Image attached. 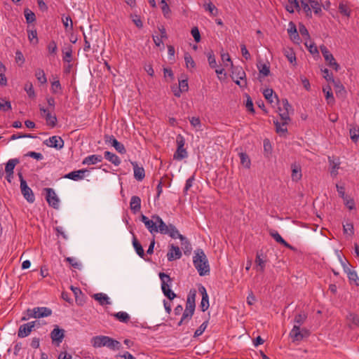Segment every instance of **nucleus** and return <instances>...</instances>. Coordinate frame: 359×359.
I'll return each mask as SVG.
<instances>
[{
	"label": "nucleus",
	"instance_id": "1",
	"mask_svg": "<svg viewBox=\"0 0 359 359\" xmlns=\"http://www.w3.org/2000/svg\"><path fill=\"white\" fill-rule=\"evenodd\" d=\"M307 318V315L305 313H301L295 316L294 319V326L290 332V337L292 341H299L309 335V332L305 329H300V326L304 323Z\"/></svg>",
	"mask_w": 359,
	"mask_h": 359
},
{
	"label": "nucleus",
	"instance_id": "2",
	"mask_svg": "<svg viewBox=\"0 0 359 359\" xmlns=\"http://www.w3.org/2000/svg\"><path fill=\"white\" fill-rule=\"evenodd\" d=\"M193 263L200 276H203L209 273L210 266L207 257L202 249H197L194 251Z\"/></svg>",
	"mask_w": 359,
	"mask_h": 359
},
{
	"label": "nucleus",
	"instance_id": "3",
	"mask_svg": "<svg viewBox=\"0 0 359 359\" xmlns=\"http://www.w3.org/2000/svg\"><path fill=\"white\" fill-rule=\"evenodd\" d=\"M91 344L95 348L106 346L111 350H119L121 343L108 336L99 335L92 338Z\"/></svg>",
	"mask_w": 359,
	"mask_h": 359
},
{
	"label": "nucleus",
	"instance_id": "4",
	"mask_svg": "<svg viewBox=\"0 0 359 359\" xmlns=\"http://www.w3.org/2000/svg\"><path fill=\"white\" fill-rule=\"evenodd\" d=\"M152 217L156 219V220L159 224L160 227V233L161 234H167L169 235L172 238H180V240L184 239V236L180 234L179 231L173 224L167 225L163 220L157 215H153Z\"/></svg>",
	"mask_w": 359,
	"mask_h": 359
},
{
	"label": "nucleus",
	"instance_id": "5",
	"mask_svg": "<svg viewBox=\"0 0 359 359\" xmlns=\"http://www.w3.org/2000/svg\"><path fill=\"white\" fill-rule=\"evenodd\" d=\"M159 278L161 282V290L163 294L170 300H172L176 297V294L170 290V285L172 280L169 275L160 272Z\"/></svg>",
	"mask_w": 359,
	"mask_h": 359
},
{
	"label": "nucleus",
	"instance_id": "6",
	"mask_svg": "<svg viewBox=\"0 0 359 359\" xmlns=\"http://www.w3.org/2000/svg\"><path fill=\"white\" fill-rule=\"evenodd\" d=\"M177 149L173 155V158L176 161H182L188 156L187 149L184 148L185 139L182 135H178L176 137Z\"/></svg>",
	"mask_w": 359,
	"mask_h": 359
},
{
	"label": "nucleus",
	"instance_id": "7",
	"mask_svg": "<svg viewBox=\"0 0 359 359\" xmlns=\"http://www.w3.org/2000/svg\"><path fill=\"white\" fill-rule=\"evenodd\" d=\"M231 78L240 87L246 86V74L241 67H232Z\"/></svg>",
	"mask_w": 359,
	"mask_h": 359
},
{
	"label": "nucleus",
	"instance_id": "8",
	"mask_svg": "<svg viewBox=\"0 0 359 359\" xmlns=\"http://www.w3.org/2000/svg\"><path fill=\"white\" fill-rule=\"evenodd\" d=\"M281 106L278 107L279 116L281 121H290V113L292 111V107L289 104L287 99H282L280 102Z\"/></svg>",
	"mask_w": 359,
	"mask_h": 359
},
{
	"label": "nucleus",
	"instance_id": "9",
	"mask_svg": "<svg viewBox=\"0 0 359 359\" xmlns=\"http://www.w3.org/2000/svg\"><path fill=\"white\" fill-rule=\"evenodd\" d=\"M281 106L278 107L279 116L281 121H290V113L292 111V107L289 104L287 99H282L280 102Z\"/></svg>",
	"mask_w": 359,
	"mask_h": 359
},
{
	"label": "nucleus",
	"instance_id": "10",
	"mask_svg": "<svg viewBox=\"0 0 359 359\" xmlns=\"http://www.w3.org/2000/svg\"><path fill=\"white\" fill-rule=\"evenodd\" d=\"M322 55H323L325 60L327 62V65L333 68L335 71H339L340 69L339 65L336 62L333 55L329 51L327 48L325 46L320 47Z\"/></svg>",
	"mask_w": 359,
	"mask_h": 359
},
{
	"label": "nucleus",
	"instance_id": "11",
	"mask_svg": "<svg viewBox=\"0 0 359 359\" xmlns=\"http://www.w3.org/2000/svg\"><path fill=\"white\" fill-rule=\"evenodd\" d=\"M140 220L144 224L146 228L151 234L160 232L159 224L156 219L151 217L150 219L147 216L142 215Z\"/></svg>",
	"mask_w": 359,
	"mask_h": 359
},
{
	"label": "nucleus",
	"instance_id": "12",
	"mask_svg": "<svg viewBox=\"0 0 359 359\" xmlns=\"http://www.w3.org/2000/svg\"><path fill=\"white\" fill-rule=\"evenodd\" d=\"M27 312L29 317L34 318L48 317L52 314V311L47 307H36L32 310L29 309Z\"/></svg>",
	"mask_w": 359,
	"mask_h": 359
},
{
	"label": "nucleus",
	"instance_id": "13",
	"mask_svg": "<svg viewBox=\"0 0 359 359\" xmlns=\"http://www.w3.org/2000/svg\"><path fill=\"white\" fill-rule=\"evenodd\" d=\"M43 191L46 192V199L49 205L53 208L57 209L59 208L60 200L54 189L52 188H45Z\"/></svg>",
	"mask_w": 359,
	"mask_h": 359
},
{
	"label": "nucleus",
	"instance_id": "14",
	"mask_svg": "<svg viewBox=\"0 0 359 359\" xmlns=\"http://www.w3.org/2000/svg\"><path fill=\"white\" fill-rule=\"evenodd\" d=\"M268 262V259L266 256L264 255L262 251L257 252L256 254V257L255 260V269L261 273H264L266 269V263Z\"/></svg>",
	"mask_w": 359,
	"mask_h": 359
},
{
	"label": "nucleus",
	"instance_id": "15",
	"mask_svg": "<svg viewBox=\"0 0 359 359\" xmlns=\"http://www.w3.org/2000/svg\"><path fill=\"white\" fill-rule=\"evenodd\" d=\"M65 337V330L60 329L57 325H55L54 329L50 332V338L53 344L59 346L62 341Z\"/></svg>",
	"mask_w": 359,
	"mask_h": 359
},
{
	"label": "nucleus",
	"instance_id": "16",
	"mask_svg": "<svg viewBox=\"0 0 359 359\" xmlns=\"http://www.w3.org/2000/svg\"><path fill=\"white\" fill-rule=\"evenodd\" d=\"M44 144L49 147L60 150L64 147V140L59 136H52L44 141Z\"/></svg>",
	"mask_w": 359,
	"mask_h": 359
},
{
	"label": "nucleus",
	"instance_id": "17",
	"mask_svg": "<svg viewBox=\"0 0 359 359\" xmlns=\"http://www.w3.org/2000/svg\"><path fill=\"white\" fill-rule=\"evenodd\" d=\"M20 189L22 194L23 195L24 198L27 201V202L31 203L34 202V194L32 190L28 187L27 182L25 180H22V186H20Z\"/></svg>",
	"mask_w": 359,
	"mask_h": 359
},
{
	"label": "nucleus",
	"instance_id": "18",
	"mask_svg": "<svg viewBox=\"0 0 359 359\" xmlns=\"http://www.w3.org/2000/svg\"><path fill=\"white\" fill-rule=\"evenodd\" d=\"M35 323V321H32L21 325L18 330V337L20 338L27 337L31 333L32 329L34 327Z\"/></svg>",
	"mask_w": 359,
	"mask_h": 359
},
{
	"label": "nucleus",
	"instance_id": "19",
	"mask_svg": "<svg viewBox=\"0 0 359 359\" xmlns=\"http://www.w3.org/2000/svg\"><path fill=\"white\" fill-rule=\"evenodd\" d=\"M199 292L202 295L200 307L202 311H205L209 308V297L204 286L201 285L198 288Z\"/></svg>",
	"mask_w": 359,
	"mask_h": 359
},
{
	"label": "nucleus",
	"instance_id": "20",
	"mask_svg": "<svg viewBox=\"0 0 359 359\" xmlns=\"http://www.w3.org/2000/svg\"><path fill=\"white\" fill-rule=\"evenodd\" d=\"M133 167L134 177L137 181H142L145 177V171L142 166H139L136 161H130Z\"/></svg>",
	"mask_w": 359,
	"mask_h": 359
},
{
	"label": "nucleus",
	"instance_id": "21",
	"mask_svg": "<svg viewBox=\"0 0 359 359\" xmlns=\"http://www.w3.org/2000/svg\"><path fill=\"white\" fill-rule=\"evenodd\" d=\"M106 142L110 143L118 153L125 154L126 152L124 145L119 142L114 136H107Z\"/></svg>",
	"mask_w": 359,
	"mask_h": 359
},
{
	"label": "nucleus",
	"instance_id": "22",
	"mask_svg": "<svg viewBox=\"0 0 359 359\" xmlns=\"http://www.w3.org/2000/svg\"><path fill=\"white\" fill-rule=\"evenodd\" d=\"M62 60L65 62L70 63L72 60V46L65 43L62 48Z\"/></svg>",
	"mask_w": 359,
	"mask_h": 359
},
{
	"label": "nucleus",
	"instance_id": "23",
	"mask_svg": "<svg viewBox=\"0 0 359 359\" xmlns=\"http://www.w3.org/2000/svg\"><path fill=\"white\" fill-rule=\"evenodd\" d=\"M87 172L86 169H81L70 172L65 175V178L69 179L74 181H79L84 177V173Z\"/></svg>",
	"mask_w": 359,
	"mask_h": 359
},
{
	"label": "nucleus",
	"instance_id": "24",
	"mask_svg": "<svg viewBox=\"0 0 359 359\" xmlns=\"http://www.w3.org/2000/svg\"><path fill=\"white\" fill-rule=\"evenodd\" d=\"M103 160V157L101 155L98 154H93L86 156L83 158L82 161L83 165H95L98 163L102 162Z\"/></svg>",
	"mask_w": 359,
	"mask_h": 359
},
{
	"label": "nucleus",
	"instance_id": "25",
	"mask_svg": "<svg viewBox=\"0 0 359 359\" xmlns=\"http://www.w3.org/2000/svg\"><path fill=\"white\" fill-rule=\"evenodd\" d=\"M182 257V252L180 249L177 246L174 245H170V249L167 254L168 261H172L174 259H178Z\"/></svg>",
	"mask_w": 359,
	"mask_h": 359
},
{
	"label": "nucleus",
	"instance_id": "26",
	"mask_svg": "<svg viewBox=\"0 0 359 359\" xmlns=\"http://www.w3.org/2000/svg\"><path fill=\"white\" fill-rule=\"evenodd\" d=\"M92 297L95 300L97 301L101 306L111 304L109 297L104 293H96L94 294Z\"/></svg>",
	"mask_w": 359,
	"mask_h": 359
},
{
	"label": "nucleus",
	"instance_id": "27",
	"mask_svg": "<svg viewBox=\"0 0 359 359\" xmlns=\"http://www.w3.org/2000/svg\"><path fill=\"white\" fill-rule=\"evenodd\" d=\"M130 208L133 213H137L141 208V199L137 196H133L130 198Z\"/></svg>",
	"mask_w": 359,
	"mask_h": 359
},
{
	"label": "nucleus",
	"instance_id": "28",
	"mask_svg": "<svg viewBox=\"0 0 359 359\" xmlns=\"http://www.w3.org/2000/svg\"><path fill=\"white\" fill-rule=\"evenodd\" d=\"M270 236L278 243H280L282 245H283L285 247L287 248H290V249H292V247L287 243L286 242L283 238L282 236L279 234V233L277 231H275V230H271L270 232Z\"/></svg>",
	"mask_w": 359,
	"mask_h": 359
},
{
	"label": "nucleus",
	"instance_id": "29",
	"mask_svg": "<svg viewBox=\"0 0 359 359\" xmlns=\"http://www.w3.org/2000/svg\"><path fill=\"white\" fill-rule=\"evenodd\" d=\"M18 163H19V160L17 158H12V159L8 160V161L7 162L6 167H5V171L8 176L13 175L15 166Z\"/></svg>",
	"mask_w": 359,
	"mask_h": 359
},
{
	"label": "nucleus",
	"instance_id": "30",
	"mask_svg": "<svg viewBox=\"0 0 359 359\" xmlns=\"http://www.w3.org/2000/svg\"><path fill=\"white\" fill-rule=\"evenodd\" d=\"M104 158L114 165L118 166L121 164L120 158L114 153L106 151L104 154Z\"/></svg>",
	"mask_w": 359,
	"mask_h": 359
},
{
	"label": "nucleus",
	"instance_id": "31",
	"mask_svg": "<svg viewBox=\"0 0 359 359\" xmlns=\"http://www.w3.org/2000/svg\"><path fill=\"white\" fill-rule=\"evenodd\" d=\"M195 297H196V291L193 292L190 291L189 294L187 296L186 309H189V310L195 311Z\"/></svg>",
	"mask_w": 359,
	"mask_h": 359
},
{
	"label": "nucleus",
	"instance_id": "32",
	"mask_svg": "<svg viewBox=\"0 0 359 359\" xmlns=\"http://www.w3.org/2000/svg\"><path fill=\"white\" fill-rule=\"evenodd\" d=\"M273 123L276 126V130L278 133L285 134L287 132V129L286 126L287 125V121L279 122L278 120H273Z\"/></svg>",
	"mask_w": 359,
	"mask_h": 359
},
{
	"label": "nucleus",
	"instance_id": "33",
	"mask_svg": "<svg viewBox=\"0 0 359 359\" xmlns=\"http://www.w3.org/2000/svg\"><path fill=\"white\" fill-rule=\"evenodd\" d=\"M349 135L353 142H357L359 140V127L358 126H351L349 128Z\"/></svg>",
	"mask_w": 359,
	"mask_h": 359
},
{
	"label": "nucleus",
	"instance_id": "34",
	"mask_svg": "<svg viewBox=\"0 0 359 359\" xmlns=\"http://www.w3.org/2000/svg\"><path fill=\"white\" fill-rule=\"evenodd\" d=\"M133 245L135 250L136 253L141 257L144 258L145 254L144 249L140 242L137 240L135 236H133Z\"/></svg>",
	"mask_w": 359,
	"mask_h": 359
},
{
	"label": "nucleus",
	"instance_id": "35",
	"mask_svg": "<svg viewBox=\"0 0 359 359\" xmlns=\"http://www.w3.org/2000/svg\"><path fill=\"white\" fill-rule=\"evenodd\" d=\"M302 172L300 168L295 165H292V179L293 181L297 182L302 178Z\"/></svg>",
	"mask_w": 359,
	"mask_h": 359
},
{
	"label": "nucleus",
	"instance_id": "36",
	"mask_svg": "<svg viewBox=\"0 0 359 359\" xmlns=\"http://www.w3.org/2000/svg\"><path fill=\"white\" fill-rule=\"evenodd\" d=\"M62 21L66 32H70L73 30V22L70 16L62 15Z\"/></svg>",
	"mask_w": 359,
	"mask_h": 359
},
{
	"label": "nucleus",
	"instance_id": "37",
	"mask_svg": "<svg viewBox=\"0 0 359 359\" xmlns=\"http://www.w3.org/2000/svg\"><path fill=\"white\" fill-rule=\"evenodd\" d=\"M35 76H36L37 81L41 84H45L47 82L46 76L45 74L44 71L42 69L39 68V69H36Z\"/></svg>",
	"mask_w": 359,
	"mask_h": 359
},
{
	"label": "nucleus",
	"instance_id": "38",
	"mask_svg": "<svg viewBox=\"0 0 359 359\" xmlns=\"http://www.w3.org/2000/svg\"><path fill=\"white\" fill-rule=\"evenodd\" d=\"M350 283H353L355 285H359V278L355 271L354 270H348L346 273Z\"/></svg>",
	"mask_w": 359,
	"mask_h": 359
},
{
	"label": "nucleus",
	"instance_id": "39",
	"mask_svg": "<svg viewBox=\"0 0 359 359\" xmlns=\"http://www.w3.org/2000/svg\"><path fill=\"white\" fill-rule=\"evenodd\" d=\"M311 5V9L313 10L316 15H320L322 13L321 4L316 0H307Z\"/></svg>",
	"mask_w": 359,
	"mask_h": 359
},
{
	"label": "nucleus",
	"instance_id": "40",
	"mask_svg": "<svg viewBox=\"0 0 359 359\" xmlns=\"http://www.w3.org/2000/svg\"><path fill=\"white\" fill-rule=\"evenodd\" d=\"M114 316L122 323H128L130 320V316L125 311H119L114 314Z\"/></svg>",
	"mask_w": 359,
	"mask_h": 359
},
{
	"label": "nucleus",
	"instance_id": "41",
	"mask_svg": "<svg viewBox=\"0 0 359 359\" xmlns=\"http://www.w3.org/2000/svg\"><path fill=\"white\" fill-rule=\"evenodd\" d=\"M241 163L246 168H250L251 162L249 156L245 153L239 154Z\"/></svg>",
	"mask_w": 359,
	"mask_h": 359
},
{
	"label": "nucleus",
	"instance_id": "42",
	"mask_svg": "<svg viewBox=\"0 0 359 359\" xmlns=\"http://www.w3.org/2000/svg\"><path fill=\"white\" fill-rule=\"evenodd\" d=\"M287 32L290 34V36L294 39H299V34L297 30V27L294 22H290L289 23V28L287 29Z\"/></svg>",
	"mask_w": 359,
	"mask_h": 359
},
{
	"label": "nucleus",
	"instance_id": "43",
	"mask_svg": "<svg viewBox=\"0 0 359 359\" xmlns=\"http://www.w3.org/2000/svg\"><path fill=\"white\" fill-rule=\"evenodd\" d=\"M322 72L323 74V77L326 79V81L334 83L337 88L342 87L341 86H339L335 83L332 74L330 72V71L327 69H324L322 70Z\"/></svg>",
	"mask_w": 359,
	"mask_h": 359
},
{
	"label": "nucleus",
	"instance_id": "44",
	"mask_svg": "<svg viewBox=\"0 0 359 359\" xmlns=\"http://www.w3.org/2000/svg\"><path fill=\"white\" fill-rule=\"evenodd\" d=\"M65 260L74 269L79 270L81 269L82 264L79 261L77 260L76 258L69 257H67Z\"/></svg>",
	"mask_w": 359,
	"mask_h": 359
},
{
	"label": "nucleus",
	"instance_id": "45",
	"mask_svg": "<svg viewBox=\"0 0 359 359\" xmlns=\"http://www.w3.org/2000/svg\"><path fill=\"white\" fill-rule=\"evenodd\" d=\"M257 68L259 71V73L262 74L264 76H267L270 73L269 66L266 63H259L257 65Z\"/></svg>",
	"mask_w": 359,
	"mask_h": 359
},
{
	"label": "nucleus",
	"instance_id": "46",
	"mask_svg": "<svg viewBox=\"0 0 359 359\" xmlns=\"http://www.w3.org/2000/svg\"><path fill=\"white\" fill-rule=\"evenodd\" d=\"M45 118L48 126L51 127H55L56 126L57 120L55 115H52L50 112H47Z\"/></svg>",
	"mask_w": 359,
	"mask_h": 359
},
{
	"label": "nucleus",
	"instance_id": "47",
	"mask_svg": "<svg viewBox=\"0 0 359 359\" xmlns=\"http://www.w3.org/2000/svg\"><path fill=\"white\" fill-rule=\"evenodd\" d=\"M339 11L340 13L344 16L350 17L351 15V10L346 4L340 3L339 5Z\"/></svg>",
	"mask_w": 359,
	"mask_h": 359
},
{
	"label": "nucleus",
	"instance_id": "48",
	"mask_svg": "<svg viewBox=\"0 0 359 359\" xmlns=\"http://www.w3.org/2000/svg\"><path fill=\"white\" fill-rule=\"evenodd\" d=\"M24 89L27 92V93L29 97L34 98L35 97V92H34L32 82L27 81L25 84Z\"/></svg>",
	"mask_w": 359,
	"mask_h": 359
},
{
	"label": "nucleus",
	"instance_id": "49",
	"mask_svg": "<svg viewBox=\"0 0 359 359\" xmlns=\"http://www.w3.org/2000/svg\"><path fill=\"white\" fill-rule=\"evenodd\" d=\"M284 55L290 63L293 64L296 62V56L292 50L285 49L284 50Z\"/></svg>",
	"mask_w": 359,
	"mask_h": 359
},
{
	"label": "nucleus",
	"instance_id": "50",
	"mask_svg": "<svg viewBox=\"0 0 359 359\" xmlns=\"http://www.w3.org/2000/svg\"><path fill=\"white\" fill-rule=\"evenodd\" d=\"M323 93H325V98L328 103L333 102H334V96L331 90V88L330 86H327L325 88H323Z\"/></svg>",
	"mask_w": 359,
	"mask_h": 359
},
{
	"label": "nucleus",
	"instance_id": "51",
	"mask_svg": "<svg viewBox=\"0 0 359 359\" xmlns=\"http://www.w3.org/2000/svg\"><path fill=\"white\" fill-rule=\"evenodd\" d=\"M180 241H181L182 248L184 250V253L185 254L190 253L192 250V248H191V245L190 244L189 241L185 237H184L183 240H180Z\"/></svg>",
	"mask_w": 359,
	"mask_h": 359
},
{
	"label": "nucleus",
	"instance_id": "52",
	"mask_svg": "<svg viewBox=\"0 0 359 359\" xmlns=\"http://www.w3.org/2000/svg\"><path fill=\"white\" fill-rule=\"evenodd\" d=\"M11 109V102L6 100L5 99H0V110L4 111H8Z\"/></svg>",
	"mask_w": 359,
	"mask_h": 359
},
{
	"label": "nucleus",
	"instance_id": "53",
	"mask_svg": "<svg viewBox=\"0 0 359 359\" xmlns=\"http://www.w3.org/2000/svg\"><path fill=\"white\" fill-rule=\"evenodd\" d=\"M25 17L27 23H32L36 20L34 13L29 9L25 11Z\"/></svg>",
	"mask_w": 359,
	"mask_h": 359
},
{
	"label": "nucleus",
	"instance_id": "54",
	"mask_svg": "<svg viewBox=\"0 0 359 359\" xmlns=\"http://www.w3.org/2000/svg\"><path fill=\"white\" fill-rule=\"evenodd\" d=\"M184 61L187 68H194L195 67V62L189 53H186L184 54Z\"/></svg>",
	"mask_w": 359,
	"mask_h": 359
},
{
	"label": "nucleus",
	"instance_id": "55",
	"mask_svg": "<svg viewBox=\"0 0 359 359\" xmlns=\"http://www.w3.org/2000/svg\"><path fill=\"white\" fill-rule=\"evenodd\" d=\"M208 324V321L203 322L200 325V327L195 331L194 337H198L201 336L203 333V332L205 330V329L207 328Z\"/></svg>",
	"mask_w": 359,
	"mask_h": 359
},
{
	"label": "nucleus",
	"instance_id": "56",
	"mask_svg": "<svg viewBox=\"0 0 359 359\" xmlns=\"http://www.w3.org/2000/svg\"><path fill=\"white\" fill-rule=\"evenodd\" d=\"M302 8L306 13V15L309 18L312 17V12L311 9V5L309 6L308 3L304 1H301Z\"/></svg>",
	"mask_w": 359,
	"mask_h": 359
},
{
	"label": "nucleus",
	"instance_id": "57",
	"mask_svg": "<svg viewBox=\"0 0 359 359\" xmlns=\"http://www.w3.org/2000/svg\"><path fill=\"white\" fill-rule=\"evenodd\" d=\"M47 49L50 55H55L57 50V43L55 41H51L47 46Z\"/></svg>",
	"mask_w": 359,
	"mask_h": 359
},
{
	"label": "nucleus",
	"instance_id": "58",
	"mask_svg": "<svg viewBox=\"0 0 359 359\" xmlns=\"http://www.w3.org/2000/svg\"><path fill=\"white\" fill-rule=\"evenodd\" d=\"M161 10H162V12H163L164 16L165 18H168L170 13V8H169L168 4L166 3L165 0H161Z\"/></svg>",
	"mask_w": 359,
	"mask_h": 359
},
{
	"label": "nucleus",
	"instance_id": "59",
	"mask_svg": "<svg viewBox=\"0 0 359 359\" xmlns=\"http://www.w3.org/2000/svg\"><path fill=\"white\" fill-rule=\"evenodd\" d=\"M51 90L55 94L61 93L62 87L59 80L52 82Z\"/></svg>",
	"mask_w": 359,
	"mask_h": 359
},
{
	"label": "nucleus",
	"instance_id": "60",
	"mask_svg": "<svg viewBox=\"0 0 359 359\" xmlns=\"http://www.w3.org/2000/svg\"><path fill=\"white\" fill-rule=\"evenodd\" d=\"M71 290H72V292L74 294V296L76 298V302H77V304L81 305L82 304L81 300H80L79 297V295L83 294L81 289L79 287H76L71 286Z\"/></svg>",
	"mask_w": 359,
	"mask_h": 359
},
{
	"label": "nucleus",
	"instance_id": "61",
	"mask_svg": "<svg viewBox=\"0 0 359 359\" xmlns=\"http://www.w3.org/2000/svg\"><path fill=\"white\" fill-rule=\"evenodd\" d=\"M191 125L195 128L197 130H201V123L198 117H191L190 118Z\"/></svg>",
	"mask_w": 359,
	"mask_h": 359
},
{
	"label": "nucleus",
	"instance_id": "62",
	"mask_svg": "<svg viewBox=\"0 0 359 359\" xmlns=\"http://www.w3.org/2000/svg\"><path fill=\"white\" fill-rule=\"evenodd\" d=\"M347 319L349 322H351L353 325L359 326V316L354 314V313H350L347 316Z\"/></svg>",
	"mask_w": 359,
	"mask_h": 359
},
{
	"label": "nucleus",
	"instance_id": "63",
	"mask_svg": "<svg viewBox=\"0 0 359 359\" xmlns=\"http://www.w3.org/2000/svg\"><path fill=\"white\" fill-rule=\"evenodd\" d=\"M273 91L271 88L265 89L263 92L264 96L269 102L272 103L273 102Z\"/></svg>",
	"mask_w": 359,
	"mask_h": 359
},
{
	"label": "nucleus",
	"instance_id": "64",
	"mask_svg": "<svg viewBox=\"0 0 359 359\" xmlns=\"http://www.w3.org/2000/svg\"><path fill=\"white\" fill-rule=\"evenodd\" d=\"M116 358H117V359H136L128 351H125L123 354H118L116 355Z\"/></svg>",
	"mask_w": 359,
	"mask_h": 359
}]
</instances>
